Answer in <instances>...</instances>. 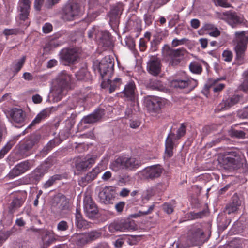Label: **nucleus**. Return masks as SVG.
<instances>
[{"label":"nucleus","mask_w":248,"mask_h":248,"mask_svg":"<svg viewBox=\"0 0 248 248\" xmlns=\"http://www.w3.org/2000/svg\"><path fill=\"white\" fill-rule=\"evenodd\" d=\"M220 166L229 171L242 168L244 175L248 177V170L246 160L238 151L233 150L226 151L219 159ZM245 179H247L245 177Z\"/></svg>","instance_id":"f257e3e1"},{"label":"nucleus","mask_w":248,"mask_h":248,"mask_svg":"<svg viewBox=\"0 0 248 248\" xmlns=\"http://www.w3.org/2000/svg\"><path fill=\"white\" fill-rule=\"evenodd\" d=\"M41 138V134L35 132L28 136L19 145L18 152L23 157H26L32 154L34 148L38 144Z\"/></svg>","instance_id":"f03ea898"},{"label":"nucleus","mask_w":248,"mask_h":248,"mask_svg":"<svg viewBox=\"0 0 248 248\" xmlns=\"http://www.w3.org/2000/svg\"><path fill=\"white\" fill-rule=\"evenodd\" d=\"M186 126L184 124H181L180 127L177 129L176 134L170 130L165 140V154L168 157L170 158L173 156V148L175 141L178 140L183 137L186 134Z\"/></svg>","instance_id":"7ed1b4c3"},{"label":"nucleus","mask_w":248,"mask_h":248,"mask_svg":"<svg viewBox=\"0 0 248 248\" xmlns=\"http://www.w3.org/2000/svg\"><path fill=\"white\" fill-rule=\"evenodd\" d=\"M71 76L66 71H62L57 76L53 87V93L55 97L61 99L63 92L70 85Z\"/></svg>","instance_id":"20e7f679"},{"label":"nucleus","mask_w":248,"mask_h":248,"mask_svg":"<svg viewBox=\"0 0 248 248\" xmlns=\"http://www.w3.org/2000/svg\"><path fill=\"white\" fill-rule=\"evenodd\" d=\"M221 19L226 22L232 28H236L241 26H247L248 22L244 16L232 10L221 13L219 15Z\"/></svg>","instance_id":"39448f33"},{"label":"nucleus","mask_w":248,"mask_h":248,"mask_svg":"<svg viewBox=\"0 0 248 248\" xmlns=\"http://www.w3.org/2000/svg\"><path fill=\"white\" fill-rule=\"evenodd\" d=\"M210 237V234H206L201 228H194L191 230L187 235V241L192 246L202 245L207 242Z\"/></svg>","instance_id":"423d86ee"},{"label":"nucleus","mask_w":248,"mask_h":248,"mask_svg":"<svg viewBox=\"0 0 248 248\" xmlns=\"http://www.w3.org/2000/svg\"><path fill=\"white\" fill-rule=\"evenodd\" d=\"M114 59L110 56L104 57L98 64V71L102 79L105 77L110 78L114 71Z\"/></svg>","instance_id":"0eeeda50"},{"label":"nucleus","mask_w":248,"mask_h":248,"mask_svg":"<svg viewBox=\"0 0 248 248\" xmlns=\"http://www.w3.org/2000/svg\"><path fill=\"white\" fill-rule=\"evenodd\" d=\"M137 227L134 221L129 220L121 219L115 221L109 224V231L113 233L115 232H124L126 231L134 230Z\"/></svg>","instance_id":"6e6552de"},{"label":"nucleus","mask_w":248,"mask_h":248,"mask_svg":"<svg viewBox=\"0 0 248 248\" xmlns=\"http://www.w3.org/2000/svg\"><path fill=\"white\" fill-rule=\"evenodd\" d=\"M52 207L60 215H63L70 210L69 200L64 195L58 194L53 198Z\"/></svg>","instance_id":"1a4fd4ad"},{"label":"nucleus","mask_w":248,"mask_h":248,"mask_svg":"<svg viewBox=\"0 0 248 248\" xmlns=\"http://www.w3.org/2000/svg\"><path fill=\"white\" fill-rule=\"evenodd\" d=\"M80 5L76 2H71L66 4L62 9V18L65 21H72L75 19L80 12Z\"/></svg>","instance_id":"9d476101"},{"label":"nucleus","mask_w":248,"mask_h":248,"mask_svg":"<svg viewBox=\"0 0 248 248\" xmlns=\"http://www.w3.org/2000/svg\"><path fill=\"white\" fill-rule=\"evenodd\" d=\"M162 52L164 55L172 59L170 63L172 66H175L180 62V60L178 57L184 56L186 51L183 48L174 49L168 45H165L162 49Z\"/></svg>","instance_id":"9b49d317"},{"label":"nucleus","mask_w":248,"mask_h":248,"mask_svg":"<svg viewBox=\"0 0 248 248\" xmlns=\"http://www.w3.org/2000/svg\"><path fill=\"white\" fill-rule=\"evenodd\" d=\"M81 50L79 48H68L62 49L60 52L61 59L65 63L74 64L79 58Z\"/></svg>","instance_id":"f8f14e48"},{"label":"nucleus","mask_w":248,"mask_h":248,"mask_svg":"<svg viewBox=\"0 0 248 248\" xmlns=\"http://www.w3.org/2000/svg\"><path fill=\"white\" fill-rule=\"evenodd\" d=\"M84 212L86 216L90 219H94L98 217V209L90 196H85L83 201Z\"/></svg>","instance_id":"ddd939ff"},{"label":"nucleus","mask_w":248,"mask_h":248,"mask_svg":"<svg viewBox=\"0 0 248 248\" xmlns=\"http://www.w3.org/2000/svg\"><path fill=\"white\" fill-rule=\"evenodd\" d=\"M59 106L57 107H51L49 108H46L42 110L40 112H39L35 118L33 120L31 123L29 125V126L26 128V129L22 132V135H25L26 133L29 132V130L31 129L33 127H34L35 125L39 124L42 121L44 120L45 119L49 116L50 114L54 111H55L57 110Z\"/></svg>","instance_id":"4468645a"},{"label":"nucleus","mask_w":248,"mask_h":248,"mask_svg":"<svg viewBox=\"0 0 248 248\" xmlns=\"http://www.w3.org/2000/svg\"><path fill=\"white\" fill-rule=\"evenodd\" d=\"M95 40L99 46L105 49L111 48L113 46L112 37L108 31H97L95 34Z\"/></svg>","instance_id":"2eb2a0df"},{"label":"nucleus","mask_w":248,"mask_h":248,"mask_svg":"<svg viewBox=\"0 0 248 248\" xmlns=\"http://www.w3.org/2000/svg\"><path fill=\"white\" fill-rule=\"evenodd\" d=\"M161 67L160 59L156 56H151L147 62L148 73L154 76H157L161 73Z\"/></svg>","instance_id":"dca6fc26"},{"label":"nucleus","mask_w":248,"mask_h":248,"mask_svg":"<svg viewBox=\"0 0 248 248\" xmlns=\"http://www.w3.org/2000/svg\"><path fill=\"white\" fill-rule=\"evenodd\" d=\"M170 84L172 87L181 89L187 88L189 91H191L197 86L198 81L192 78L187 80L176 78L173 79Z\"/></svg>","instance_id":"f3484780"},{"label":"nucleus","mask_w":248,"mask_h":248,"mask_svg":"<svg viewBox=\"0 0 248 248\" xmlns=\"http://www.w3.org/2000/svg\"><path fill=\"white\" fill-rule=\"evenodd\" d=\"M163 172V168L159 164L148 167L142 170V175L144 179L154 180L159 177Z\"/></svg>","instance_id":"a211bd4d"},{"label":"nucleus","mask_w":248,"mask_h":248,"mask_svg":"<svg viewBox=\"0 0 248 248\" xmlns=\"http://www.w3.org/2000/svg\"><path fill=\"white\" fill-rule=\"evenodd\" d=\"M105 114V111L104 108H98L92 113L84 116L81 120V123L85 124H93L101 122Z\"/></svg>","instance_id":"6ab92c4d"},{"label":"nucleus","mask_w":248,"mask_h":248,"mask_svg":"<svg viewBox=\"0 0 248 248\" xmlns=\"http://www.w3.org/2000/svg\"><path fill=\"white\" fill-rule=\"evenodd\" d=\"M123 11V5L121 4H117L111 7L108 16L109 17V23L111 26L115 27L118 25Z\"/></svg>","instance_id":"aec40b11"},{"label":"nucleus","mask_w":248,"mask_h":248,"mask_svg":"<svg viewBox=\"0 0 248 248\" xmlns=\"http://www.w3.org/2000/svg\"><path fill=\"white\" fill-rule=\"evenodd\" d=\"M31 167V161L27 160L16 165L9 173V176L11 178H14L21 174H23Z\"/></svg>","instance_id":"412c9836"},{"label":"nucleus","mask_w":248,"mask_h":248,"mask_svg":"<svg viewBox=\"0 0 248 248\" xmlns=\"http://www.w3.org/2000/svg\"><path fill=\"white\" fill-rule=\"evenodd\" d=\"M135 89L134 82L133 81L129 82L125 85L123 91L119 93V96L121 97H125L128 101H134L136 100Z\"/></svg>","instance_id":"4be33fe9"},{"label":"nucleus","mask_w":248,"mask_h":248,"mask_svg":"<svg viewBox=\"0 0 248 248\" xmlns=\"http://www.w3.org/2000/svg\"><path fill=\"white\" fill-rule=\"evenodd\" d=\"M95 155H87L81 161L76 163V168L78 171H85L90 168L95 163Z\"/></svg>","instance_id":"5701e85b"},{"label":"nucleus","mask_w":248,"mask_h":248,"mask_svg":"<svg viewBox=\"0 0 248 248\" xmlns=\"http://www.w3.org/2000/svg\"><path fill=\"white\" fill-rule=\"evenodd\" d=\"M241 205V201L238 195L235 193L231 198L230 202L226 205L224 212L229 215L235 213Z\"/></svg>","instance_id":"b1692460"},{"label":"nucleus","mask_w":248,"mask_h":248,"mask_svg":"<svg viewBox=\"0 0 248 248\" xmlns=\"http://www.w3.org/2000/svg\"><path fill=\"white\" fill-rule=\"evenodd\" d=\"M98 196L101 202L110 203L111 201L115 197V192L112 189L105 187L99 192Z\"/></svg>","instance_id":"393cba45"},{"label":"nucleus","mask_w":248,"mask_h":248,"mask_svg":"<svg viewBox=\"0 0 248 248\" xmlns=\"http://www.w3.org/2000/svg\"><path fill=\"white\" fill-rule=\"evenodd\" d=\"M31 1L30 0H20L18 2V10L20 12L19 18L25 21L28 18L30 12Z\"/></svg>","instance_id":"a878e982"},{"label":"nucleus","mask_w":248,"mask_h":248,"mask_svg":"<svg viewBox=\"0 0 248 248\" xmlns=\"http://www.w3.org/2000/svg\"><path fill=\"white\" fill-rule=\"evenodd\" d=\"M101 172L100 168L98 167L93 169L91 171L87 173L85 176L81 177L79 180V184L81 186L86 185L94 180Z\"/></svg>","instance_id":"bb28decb"},{"label":"nucleus","mask_w":248,"mask_h":248,"mask_svg":"<svg viewBox=\"0 0 248 248\" xmlns=\"http://www.w3.org/2000/svg\"><path fill=\"white\" fill-rule=\"evenodd\" d=\"M146 107L150 111L157 112L161 108L162 103L158 99L148 96L145 100Z\"/></svg>","instance_id":"cd10ccee"},{"label":"nucleus","mask_w":248,"mask_h":248,"mask_svg":"<svg viewBox=\"0 0 248 248\" xmlns=\"http://www.w3.org/2000/svg\"><path fill=\"white\" fill-rule=\"evenodd\" d=\"M46 173L47 172L40 165L30 174V180L32 183L36 184L42 179Z\"/></svg>","instance_id":"c85d7f7f"},{"label":"nucleus","mask_w":248,"mask_h":248,"mask_svg":"<svg viewBox=\"0 0 248 248\" xmlns=\"http://www.w3.org/2000/svg\"><path fill=\"white\" fill-rule=\"evenodd\" d=\"M126 156H120L116 158L110 165V168L114 171L126 170Z\"/></svg>","instance_id":"c756f323"},{"label":"nucleus","mask_w":248,"mask_h":248,"mask_svg":"<svg viewBox=\"0 0 248 248\" xmlns=\"http://www.w3.org/2000/svg\"><path fill=\"white\" fill-rule=\"evenodd\" d=\"M25 199L21 196L14 197L8 207V213L13 215L24 203Z\"/></svg>","instance_id":"7c9ffc66"},{"label":"nucleus","mask_w":248,"mask_h":248,"mask_svg":"<svg viewBox=\"0 0 248 248\" xmlns=\"http://www.w3.org/2000/svg\"><path fill=\"white\" fill-rule=\"evenodd\" d=\"M220 80L219 78L209 79L207 83L204 85V90L205 92H208L210 90H212L215 93L221 91L225 87L224 84H219L217 86L214 85Z\"/></svg>","instance_id":"2f4dec72"},{"label":"nucleus","mask_w":248,"mask_h":248,"mask_svg":"<svg viewBox=\"0 0 248 248\" xmlns=\"http://www.w3.org/2000/svg\"><path fill=\"white\" fill-rule=\"evenodd\" d=\"M241 96L238 94H234L231 97L226 99H223L220 104V109L221 110L226 109L237 104L240 99Z\"/></svg>","instance_id":"473e14b6"},{"label":"nucleus","mask_w":248,"mask_h":248,"mask_svg":"<svg viewBox=\"0 0 248 248\" xmlns=\"http://www.w3.org/2000/svg\"><path fill=\"white\" fill-rule=\"evenodd\" d=\"M126 170L133 171L138 169L141 165L140 160L134 157L126 156Z\"/></svg>","instance_id":"72a5a7b5"},{"label":"nucleus","mask_w":248,"mask_h":248,"mask_svg":"<svg viewBox=\"0 0 248 248\" xmlns=\"http://www.w3.org/2000/svg\"><path fill=\"white\" fill-rule=\"evenodd\" d=\"M10 116L14 122L20 124L24 123V116L23 111L21 109L17 108H13Z\"/></svg>","instance_id":"f704fd0d"},{"label":"nucleus","mask_w":248,"mask_h":248,"mask_svg":"<svg viewBox=\"0 0 248 248\" xmlns=\"http://www.w3.org/2000/svg\"><path fill=\"white\" fill-rule=\"evenodd\" d=\"M43 245L42 248H47L51 244L56 241V238L48 231H45L42 237Z\"/></svg>","instance_id":"c9c22d12"},{"label":"nucleus","mask_w":248,"mask_h":248,"mask_svg":"<svg viewBox=\"0 0 248 248\" xmlns=\"http://www.w3.org/2000/svg\"><path fill=\"white\" fill-rule=\"evenodd\" d=\"M71 240L78 246H82L89 242L86 233H75L71 237Z\"/></svg>","instance_id":"e433bc0d"},{"label":"nucleus","mask_w":248,"mask_h":248,"mask_svg":"<svg viewBox=\"0 0 248 248\" xmlns=\"http://www.w3.org/2000/svg\"><path fill=\"white\" fill-rule=\"evenodd\" d=\"M57 163L58 160L57 158V154L53 153L52 155H50L47 158H46L44 162L40 165V166L45 170L46 172H47L49 169L53 165L57 164Z\"/></svg>","instance_id":"4c0bfd02"},{"label":"nucleus","mask_w":248,"mask_h":248,"mask_svg":"<svg viewBox=\"0 0 248 248\" xmlns=\"http://www.w3.org/2000/svg\"><path fill=\"white\" fill-rule=\"evenodd\" d=\"M67 177V175L66 173L55 174L51 176L49 179L43 185V187L45 189L48 188L55 184L57 181L65 179Z\"/></svg>","instance_id":"58836bf2"},{"label":"nucleus","mask_w":248,"mask_h":248,"mask_svg":"<svg viewBox=\"0 0 248 248\" xmlns=\"http://www.w3.org/2000/svg\"><path fill=\"white\" fill-rule=\"evenodd\" d=\"M75 76L78 80L88 81L91 80L90 73L87 69L84 67L80 68L76 74Z\"/></svg>","instance_id":"ea45409f"},{"label":"nucleus","mask_w":248,"mask_h":248,"mask_svg":"<svg viewBox=\"0 0 248 248\" xmlns=\"http://www.w3.org/2000/svg\"><path fill=\"white\" fill-rule=\"evenodd\" d=\"M246 31H237L235 33L234 41L237 45H245L248 43V37L246 35Z\"/></svg>","instance_id":"a19ab883"},{"label":"nucleus","mask_w":248,"mask_h":248,"mask_svg":"<svg viewBox=\"0 0 248 248\" xmlns=\"http://www.w3.org/2000/svg\"><path fill=\"white\" fill-rule=\"evenodd\" d=\"M75 224L78 229H87L90 226L91 223L83 219L82 216L78 215L75 218Z\"/></svg>","instance_id":"79ce46f5"},{"label":"nucleus","mask_w":248,"mask_h":248,"mask_svg":"<svg viewBox=\"0 0 248 248\" xmlns=\"http://www.w3.org/2000/svg\"><path fill=\"white\" fill-rule=\"evenodd\" d=\"M228 134L232 138L237 139H244L246 136V133L244 129L232 128L228 131Z\"/></svg>","instance_id":"37998d69"},{"label":"nucleus","mask_w":248,"mask_h":248,"mask_svg":"<svg viewBox=\"0 0 248 248\" xmlns=\"http://www.w3.org/2000/svg\"><path fill=\"white\" fill-rule=\"evenodd\" d=\"M56 140H57L55 139L50 140L40 151L41 155L44 156L50 152L53 148L58 144V143L56 142Z\"/></svg>","instance_id":"c03bdc74"},{"label":"nucleus","mask_w":248,"mask_h":248,"mask_svg":"<svg viewBox=\"0 0 248 248\" xmlns=\"http://www.w3.org/2000/svg\"><path fill=\"white\" fill-rule=\"evenodd\" d=\"M151 33L146 32L144 34V38H140L139 41V48L140 51H145L147 47V43L150 41Z\"/></svg>","instance_id":"a18cd8bd"},{"label":"nucleus","mask_w":248,"mask_h":248,"mask_svg":"<svg viewBox=\"0 0 248 248\" xmlns=\"http://www.w3.org/2000/svg\"><path fill=\"white\" fill-rule=\"evenodd\" d=\"M246 48L247 46H245V45H236L234 47V50L237 60H242L243 59Z\"/></svg>","instance_id":"49530a36"},{"label":"nucleus","mask_w":248,"mask_h":248,"mask_svg":"<svg viewBox=\"0 0 248 248\" xmlns=\"http://www.w3.org/2000/svg\"><path fill=\"white\" fill-rule=\"evenodd\" d=\"M108 83L109 85V92L112 93L117 88L119 87L121 84V79L120 78H116L113 81L108 78Z\"/></svg>","instance_id":"de8ad7c7"},{"label":"nucleus","mask_w":248,"mask_h":248,"mask_svg":"<svg viewBox=\"0 0 248 248\" xmlns=\"http://www.w3.org/2000/svg\"><path fill=\"white\" fill-rule=\"evenodd\" d=\"M206 212L205 210L198 212H190L187 214V217L189 219H197L202 218L206 215Z\"/></svg>","instance_id":"09e8293b"},{"label":"nucleus","mask_w":248,"mask_h":248,"mask_svg":"<svg viewBox=\"0 0 248 248\" xmlns=\"http://www.w3.org/2000/svg\"><path fill=\"white\" fill-rule=\"evenodd\" d=\"M15 231V229L14 227H13L10 230L0 232V246L2 245L7 238L12 234Z\"/></svg>","instance_id":"8fccbe9b"},{"label":"nucleus","mask_w":248,"mask_h":248,"mask_svg":"<svg viewBox=\"0 0 248 248\" xmlns=\"http://www.w3.org/2000/svg\"><path fill=\"white\" fill-rule=\"evenodd\" d=\"M245 77L243 82L239 86V89L248 93V69L244 72Z\"/></svg>","instance_id":"3c124183"},{"label":"nucleus","mask_w":248,"mask_h":248,"mask_svg":"<svg viewBox=\"0 0 248 248\" xmlns=\"http://www.w3.org/2000/svg\"><path fill=\"white\" fill-rule=\"evenodd\" d=\"M15 140H13L8 142L7 144L0 151V159L2 158L4 155L12 148L15 144Z\"/></svg>","instance_id":"603ef678"},{"label":"nucleus","mask_w":248,"mask_h":248,"mask_svg":"<svg viewBox=\"0 0 248 248\" xmlns=\"http://www.w3.org/2000/svg\"><path fill=\"white\" fill-rule=\"evenodd\" d=\"M125 235V241L126 243L130 245H136L140 240L139 235Z\"/></svg>","instance_id":"864d4df0"},{"label":"nucleus","mask_w":248,"mask_h":248,"mask_svg":"<svg viewBox=\"0 0 248 248\" xmlns=\"http://www.w3.org/2000/svg\"><path fill=\"white\" fill-rule=\"evenodd\" d=\"M189 68L191 72L197 74H201L202 71V66L196 62H191Z\"/></svg>","instance_id":"5fc2aeb1"},{"label":"nucleus","mask_w":248,"mask_h":248,"mask_svg":"<svg viewBox=\"0 0 248 248\" xmlns=\"http://www.w3.org/2000/svg\"><path fill=\"white\" fill-rule=\"evenodd\" d=\"M137 109H139L138 106L136 107L135 101L131 102L130 106H128L125 111V114L127 117H130L131 115L134 113V111H136Z\"/></svg>","instance_id":"6e6d98bb"},{"label":"nucleus","mask_w":248,"mask_h":248,"mask_svg":"<svg viewBox=\"0 0 248 248\" xmlns=\"http://www.w3.org/2000/svg\"><path fill=\"white\" fill-rule=\"evenodd\" d=\"M59 45V44L57 40H51L46 44L44 47V51L46 52H48L58 46Z\"/></svg>","instance_id":"4d7b16f0"},{"label":"nucleus","mask_w":248,"mask_h":248,"mask_svg":"<svg viewBox=\"0 0 248 248\" xmlns=\"http://www.w3.org/2000/svg\"><path fill=\"white\" fill-rule=\"evenodd\" d=\"M149 86L153 90H160L163 88L161 82L157 79H150Z\"/></svg>","instance_id":"13d9d810"},{"label":"nucleus","mask_w":248,"mask_h":248,"mask_svg":"<svg viewBox=\"0 0 248 248\" xmlns=\"http://www.w3.org/2000/svg\"><path fill=\"white\" fill-rule=\"evenodd\" d=\"M162 38L159 36H155L154 38L151 41L150 49L154 52L157 50L158 46L161 43Z\"/></svg>","instance_id":"bf43d9fd"},{"label":"nucleus","mask_w":248,"mask_h":248,"mask_svg":"<svg viewBox=\"0 0 248 248\" xmlns=\"http://www.w3.org/2000/svg\"><path fill=\"white\" fill-rule=\"evenodd\" d=\"M230 222L231 219L229 218H227V217L222 218V220L218 222L217 224L218 230L221 231H223L227 228Z\"/></svg>","instance_id":"052dcab7"},{"label":"nucleus","mask_w":248,"mask_h":248,"mask_svg":"<svg viewBox=\"0 0 248 248\" xmlns=\"http://www.w3.org/2000/svg\"><path fill=\"white\" fill-rule=\"evenodd\" d=\"M26 57L23 56L14 65L13 72L14 75L16 74L21 69L25 62Z\"/></svg>","instance_id":"680f3d73"},{"label":"nucleus","mask_w":248,"mask_h":248,"mask_svg":"<svg viewBox=\"0 0 248 248\" xmlns=\"http://www.w3.org/2000/svg\"><path fill=\"white\" fill-rule=\"evenodd\" d=\"M86 234L89 242L90 241L94 240L101 237V232L99 231L94 230L86 233Z\"/></svg>","instance_id":"e2e57ef3"},{"label":"nucleus","mask_w":248,"mask_h":248,"mask_svg":"<svg viewBox=\"0 0 248 248\" xmlns=\"http://www.w3.org/2000/svg\"><path fill=\"white\" fill-rule=\"evenodd\" d=\"M154 208H155V205L152 204V205L150 206V207H149V208L147 210L144 211H139L138 212V213L132 214L131 215V217L134 218H137V217H140L141 216L148 215L149 214H151Z\"/></svg>","instance_id":"0e129e2a"},{"label":"nucleus","mask_w":248,"mask_h":248,"mask_svg":"<svg viewBox=\"0 0 248 248\" xmlns=\"http://www.w3.org/2000/svg\"><path fill=\"white\" fill-rule=\"evenodd\" d=\"M69 226L67 222L65 220H61L57 225V229L59 232H65L68 230Z\"/></svg>","instance_id":"69168bd1"},{"label":"nucleus","mask_w":248,"mask_h":248,"mask_svg":"<svg viewBox=\"0 0 248 248\" xmlns=\"http://www.w3.org/2000/svg\"><path fill=\"white\" fill-rule=\"evenodd\" d=\"M163 211L168 214H171L174 211V207L171 203L165 202L162 205Z\"/></svg>","instance_id":"338daca9"},{"label":"nucleus","mask_w":248,"mask_h":248,"mask_svg":"<svg viewBox=\"0 0 248 248\" xmlns=\"http://www.w3.org/2000/svg\"><path fill=\"white\" fill-rule=\"evenodd\" d=\"M237 116L242 119H248V106L244 108L243 109L238 111Z\"/></svg>","instance_id":"774afa93"}]
</instances>
